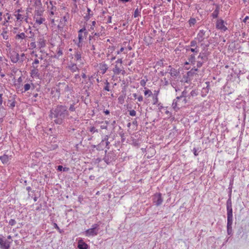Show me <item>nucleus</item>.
I'll use <instances>...</instances> for the list:
<instances>
[{
    "label": "nucleus",
    "instance_id": "1",
    "mask_svg": "<svg viewBox=\"0 0 249 249\" xmlns=\"http://www.w3.org/2000/svg\"><path fill=\"white\" fill-rule=\"evenodd\" d=\"M68 115L69 112L65 106H57L56 108L51 110L50 117L56 124H62Z\"/></svg>",
    "mask_w": 249,
    "mask_h": 249
},
{
    "label": "nucleus",
    "instance_id": "2",
    "mask_svg": "<svg viewBox=\"0 0 249 249\" xmlns=\"http://www.w3.org/2000/svg\"><path fill=\"white\" fill-rule=\"evenodd\" d=\"M190 102V97L187 96V92L183 91L181 95L178 96L174 100L172 103V107L175 110L177 111L180 108L184 107L187 103Z\"/></svg>",
    "mask_w": 249,
    "mask_h": 249
},
{
    "label": "nucleus",
    "instance_id": "3",
    "mask_svg": "<svg viewBox=\"0 0 249 249\" xmlns=\"http://www.w3.org/2000/svg\"><path fill=\"white\" fill-rule=\"evenodd\" d=\"M99 225L95 224L92 225L91 228L88 229L84 232L86 236H94L97 235L98 233Z\"/></svg>",
    "mask_w": 249,
    "mask_h": 249
},
{
    "label": "nucleus",
    "instance_id": "4",
    "mask_svg": "<svg viewBox=\"0 0 249 249\" xmlns=\"http://www.w3.org/2000/svg\"><path fill=\"white\" fill-rule=\"evenodd\" d=\"M86 29L85 28H83L82 29H81L78 31V41L76 43L77 46L79 47H82L83 45V40L84 36H86Z\"/></svg>",
    "mask_w": 249,
    "mask_h": 249
},
{
    "label": "nucleus",
    "instance_id": "5",
    "mask_svg": "<svg viewBox=\"0 0 249 249\" xmlns=\"http://www.w3.org/2000/svg\"><path fill=\"white\" fill-rule=\"evenodd\" d=\"M8 57L10 58L11 61L14 63H17L19 60V54L15 50H9Z\"/></svg>",
    "mask_w": 249,
    "mask_h": 249
},
{
    "label": "nucleus",
    "instance_id": "6",
    "mask_svg": "<svg viewBox=\"0 0 249 249\" xmlns=\"http://www.w3.org/2000/svg\"><path fill=\"white\" fill-rule=\"evenodd\" d=\"M227 220L233 219L231 201L229 199L227 202Z\"/></svg>",
    "mask_w": 249,
    "mask_h": 249
},
{
    "label": "nucleus",
    "instance_id": "7",
    "mask_svg": "<svg viewBox=\"0 0 249 249\" xmlns=\"http://www.w3.org/2000/svg\"><path fill=\"white\" fill-rule=\"evenodd\" d=\"M216 28L223 31H225L227 30L224 21L222 19H217L216 23Z\"/></svg>",
    "mask_w": 249,
    "mask_h": 249
},
{
    "label": "nucleus",
    "instance_id": "8",
    "mask_svg": "<svg viewBox=\"0 0 249 249\" xmlns=\"http://www.w3.org/2000/svg\"><path fill=\"white\" fill-rule=\"evenodd\" d=\"M11 242L2 238H0V248L1 249H9Z\"/></svg>",
    "mask_w": 249,
    "mask_h": 249
},
{
    "label": "nucleus",
    "instance_id": "9",
    "mask_svg": "<svg viewBox=\"0 0 249 249\" xmlns=\"http://www.w3.org/2000/svg\"><path fill=\"white\" fill-rule=\"evenodd\" d=\"M153 201L157 206L161 205L163 201L161 194L158 193L155 194L153 198Z\"/></svg>",
    "mask_w": 249,
    "mask_h": 249
},
{
    "label": "nucleus",
    "instance_id": "10",
    "mask_svg": "<svg viewBox=\"0 0 249 249\" xmlns=\"http://www.w3.org/2000/svg\"><path fill=\"white\" fill-rule=\"evenodd\" d=\"M206 37H207V36L206 35V31L203 30H201L198 33L196 39L199 42H201Z\"/></svg>",
    "mask_w": 249,
    "mask_h": 249
},
{
    "label": "nucleus",
    "instance_id": "11",
    "mask_svg": "<svg viewBox=\"0 0 249 249\" xmlns=\"http://www.w3.org/2000/svg\"><path fill=\"white\" fill-rule=\"evenodd\" d=\"M37 43L39 48L41 49L46 46V40L43 36H40L38 38Z\"/></svg>",
    "mask_w": 249,
    "mask_h": 249
},
{
    "label": "nucleus",
    "instance_id": "12",
    "mask_svg": "<svg viewBox=\"0 0 249 249\" xmlns=\"http://www.w3.org/2000/svg\"><path fill=\"white\" fill-rule=\"evenodd\" d=\"M34 20L35 21V23L38 25H39L45 21V18L41 17L39 15H35L34 17Z\"/></svg>",
    "mask_w": 249,
    "mask_h": 249
},
{
    "label": "nucleus",
    "instance_id": "13",
    "mask_svg": "<svg viewBox=\"0 0 249 249\" xmlns=\"http://www.w3.org/2000/svg\"><path fill=\"white\" fill-rule=\"evenodd\" d=\"M11 159L12 155L8 156L6 154H4L3 155L0 157V160L2 163L4 164H7Z\"/></svg>",
    "mask_w": 249,
    "mask_h": 249
},
{
    "label": "nucleus",
    "instance_id": "14",
    "mask_svg": "<svg viewBox=\"0 0 249 249\" xmlns=\"http://www.w3.org/2000/svg\"><path fill=\"white\" fill-rule=\"evenodd\" d=\"M233 219L227 220V233L228 235H231L232 234V225Z\"/></svg>",
    "mask_w": 249,
    "mask_h": 249
},
{
    "label": "nucleus",
    "instance_id": "15",
    "mask_svg": "<svg viewBox=\"0 0 249 249\" xmlns=\"http://www.w3.org/2000/svg\"><path fill=\"white\" fill-rule=\"evenodd\" d=\"M78 249H88L89 246L81 239L78 242Z\"/></svg>",
    "mask_w": 249,
    "mask_h": 249
},
{
    "label": "nucleus",
    "instance_id": "16",
    "mask_svg": "<svg viewBox=\"0 0 249 249\" xmlns=\"http://www.w3.org/2000/svg\"><path fill=\"white\" fill-rule=\"evenodd\" d=\"M113 71L115 74H119L122 73L123 74L125 73V71L122 70L117 64H116L114 68L113 69Z\"/></svg>",
    "mask_w": 249,
    "mask_h": 249
},
{
    "label": "nucleus",
    "instance_id": "17",
    "mask_svg": "<svg viewBox=\"0 0 249 249\" xmlns=\"http://www.w3.org/2000/svg\"><path fill=\"white\" fill-rule=\"evenodd\" d=\"M68 17L64 16L62 18L60 19V24L58 25V28H63V27L66 25V22L67 21Z\"/></svg>",
    "mask_w": 249,
    "mask_h": 249
},
{
    "label": "nucleus",
    "instance_id": "18",
    "mask_svg": "<svg viewBox=\"0 0 249 249\" xmlns=\"http://www.w3.org/2000/svg\"><path fill=\"white\" fill-rule=\"evenodd\" d=\"M50 4L51 5V7L50 9L49 14L51 17H52L54 15V12L56 10V7L53 5L52 1H50Z\"/></svg>",
    "mask_w": 249,
    "mask_h": 249
},
{
    "label": "nucleus",
    "instance_id": "19",
    "mask_svg": "<svg viewBox=\"0 0 249 249\" xmlns=\"http://www.w3.org/2000/svg\"><path fill=\"white\" fill-rule=\"evenodd\" d=\"M68 68L72 72H76L78 71V68L77 67L76 64L74 63H71L68 66Z\"/></svg>",
    "mask_w": 249,
    "mask_h": 249
},
{
    "label": "nucleus",
    "instance_id": "20",
    "mask_svg": "<svg viewBox=\"0 0 249 249\" xmlns=\"http://www.w3.org/2000/svg\"><path fill=\"white\" fill-rule=\"evenodd\" d=\"M74 57L76 61L83 63L82 60L81 59V53L80 52H76L74 54Z\"/></svg>",
    "mask_w": 249,
    "mask_h": 249
},
{
    "label": "nucleus",
    "instance_id": "21",
    "mask_svg": "<svg viewBox=\"0 0 249 249\" xmlns=\"http://www.w3.org/2000/svg\"><path fill=\"white\" fill-rule=\"evenodd\" d=\"M14 16L16 17L17 21L21 22L24 19V16L20 13L15 12Z\"/></svg>",
    "mask_w": 249,
    "mask_h": 249
},
{
    "label": "nucleus",
    "instance_id": "22",
    "mask_svg": "<svg viewBox=\"0 0 249 249\" xmlns=\"http://www.w3.org/2000/svg\"><path fill=\"white\" fill-rule=\"evenodd\" d=\"M100 69L101 71V72L103 74H104L108 69L107 65L105 63L101 64L100 65Z\"/></svg>",
    "mask_w": 249,
    "mask_h": 249
},
{
    "label": "nucleus",
    "instance_id": "23",
    "mask_svg": "<svg viewBox=\"0 0 249 249\" xmlns=\"http://www.w3.org/2000/svg\"><path fill=\"white\" fill-rule=\"evenodd\" d=\"M43 59L42 55H40L38 58H35L34 62L32 63L33 66L34 68H37L38 64L39 63V60Z\"/></svg>",
    "mask_w": 249,
    "mask_h": 249
},
{
    "label": "nucleus",
    "instance_id": "24",
    "mask_svg": "<svg viewBox=\"0 0 249 249\" xmlns=\"http://www.w3.org/2000/svg\"><path fill=\"white\" fill-rule=\"evenodd\" d=\"M36 68H34V69L31 71V76L32 77H38L39 75L38 70Z\"/></svg>",
    "mask_w": 249,
    "mask_h": 249
},
{
    "label": "nucleus",
    "instance_id": "25",
    "mask_svg": "<svg viewBox=\"0 0 249 249\" xmlns=\"http://www.w3.org/2000/svg\"><path fill=\"white\" fill-rule=\"evenodd\" d=\"M141 9L137 8L134 11L133 16L135 18L141 17Z\"/></svg>",
    "mask_w": 249,
    "mask_h": 249
},
{
    "label": "nucleus",
    "instance_id": "26",
    "mask_svg": "<svg viewBox=\"0 0 249 249\" xmlns=\"http://www.w3.org/2000/svg\"><path fill=\"white\" fill-rule=\"evenodd\" d=\"M26 35L24 33H21L16 35V39H23L25 38Z\"/></svg>",
    "mask_w": 249,
    "mask_h": 249
},
{
    "label": "nucleus",
    "instance_id": "27",
    "mask_svg": "<svg viewBox=\"0 0 249 249\" xmlns=\"http://www.w3.org/2000/svg\"><path fill=\"white\" fill-rule=\"evenodd\" d=\"M219 14V8L217 7L213 12L212 14V16L213 18H216Z\"/></svg>",
    "mask_w": 249,
    "mask_h": 249
},
{
    "label": "nucleus",
    "instance_id": "28",
    "mask_svg": "<svg viewBox=\"0 0 249 249\" xmlns=\"http://www.w3.org/2000/svg\"><path fill=\"white\" fill-rule=\"evenodd\" d=\"M195 55L192 54L189 58V62H185V64L186 65V64H188L189 63H194L195 62Z\"/></svg>",
    "mask_w": 249,
    "mask_h": 249
},
{
    "label": "nucleus",
    "instance_id": "29",
    "mask_svg": "<svg viewBox=\"0 0 249 249\" xmlns=\"http://www.w3.org/2000/svg\"><path fill=\"white\" fill-rule=\"evenodd\" d=\"M108 124V122L107 121L104 122H102V124L100 126L101 128L102 129H107Z\"/></svg>",
    "mask_w": 249,
    "mask_h": 249
},
{
    "label": "nucleus",
    "instance_id": "30",
    "mask_svg": "<svg viewBox=\"0 0 249 249\" xmlns=\"http://www.w3.org/2000/svg\"><path fill=\"white\" fill-rule=\"evenodd\" d=\"M196 22V19L195 18H191L189 21V24L190 27L194 26Z\"/></svg>",
    "mask_w": 249,
    "mask_h": 249
},
{
    "label": "nucleus",
    "instance_id": "31",
    "mask_svg": "<svg viewBox=\"0 0 249 249\" xmlns=\"http://www.w3.org/2000/svg\"><path fill=\"white\" fill-rule=\"evenodd\" d=\"M31 86H33V84L32 83L31 84L28 83L25 84L24 86V91H26L29 90L31 87Z\"/></svg>",
    "mask_w": 249,
    "mask_h": 249
},
{
    "label": "nucleus",
    "instance_id": "32",
    "mask_svg": "<svg viewBox=\"0 0 249 249\" xmlns=\"http://www.w3.org/2000/svg\"><path fill=\"white\" fill-rule=\"evenodd\" d=\"M108 136H106L104 139L102 141L101 144H103L104 142H105V143H106V145L107 146L108 145L109 143V142L108 141Z\"/></svg>",
    "mask_w": 249,
    "mask_h": 249
},
{
    "label": "nucleus",
    "instance_id": "33",
    "mask_svg": "<svg viewBox=\"0 0 249 249\" xmlns=\"http://www.w3.org/2000/svg\"><path fill=\"white\" fill-rule=\"evenodd\" d=\"M124 98H125V96H124V95H120L119 97H118V102L121 104H123L124 102Z\"/></svg>",
    "mask_w": 249,
    "mask_h": 249
},
{
    "label": "nucleus",
    "instance_id": "34",
    "mask_svg": "<svg viewBox=\"0 0 249 249\" xmlns=\"http://www.w3.org/2000/svg\"><path fill=\"white\" fill-rule=\"evenodd\" d=\"M152 98H153V105H157L158 104H159V99H158V97H156V96H153L152 97Z\"/></svg>",
    "mask_w": 249,
    "mask_h": 249
},
{
    "label": "nucleus",
    "instance_id": "35",
    "mask_svg": "<svg viewBox=\"0 0 249 249\" xmlns=\"http://www.w3.org/2000/svg\"><path fill=\"white\" fill-rule=\"evenodd\" d=\"M197 95V93L196 91L195 90H192L191 93H190L189 95H188V96L189 97H190V98L192 96V97H194V96H196V95Z\"/></svg>",
    "mask_w": 249,
    "mask_h": 249
},
{
    "label": "nucleus",
    "instance_id": "36",
    "mask_svg": "<svg viewBox=\"0 0 249 249\" xmlns=\"http://www.w3.org/2000/svg\"><path fill=\"white\" fill-rule=\"evenodd\" d=\"M144 94L145 95H148L149 96H150L152 95V93L150 89H146L144 91Z\"/></svg>",
    "mask_w": 249,
    "mask_h": 249
},
{
    "label": "nucleus",
    "instance_id": "37",
    "mask_svg": "<svg viewBox=\"0 0 249 249\" xmlns=\"http://www.w3.org/2000/svg\"><path fill=\"white\" fill-rule=\"evenodd\" d=\"M6 15L8 16L7 17V18L6 19H5V20L4 21V22L3 23V25H5L6 24V23L7 22H8V21L11 18V15H9L8 13H7L6 14Z\"/></svg>",
    "mask_w": 249,
    "mask_h": 249
},
{
    "label": "nucleus",
    "instance_id": "38",
    "mask_svg": "<svg viewBox=\"0 0 249 249\" xmlns=\"http://www.w3.org/2000/svg\"><path fill=\"white\" fill-rule=\"evenodd\" d=\"M63 54L62 50L61 49V48H58L57 51V55L58 57L60 56Z\"/></svg>",
    "mask_w": 249,
    "mask_h": 249
},
{
    "label": "nucleus",
    "instance_id": "39",
    "mask_svg": "<svg viewBox=\"0 0 249 249\" xmlns=\"http://www.w3.org/2000/svg\"><path fill=\"white\" fill-rule=\"evenodd\" d=\"M159 93H160V89H158V90H155L154 91V93L153 94V96L158 97Z\"/></svg>",
    "mask_w": 249,
    "mask_h": 249
},
{
    "label": "nucleus",
    "instance_id": "40",
    "mask_svg": "<svg viewBox=\"0 0 249 249\" xmlns=\"http://www.w3.org/2000/svg\"><path fill=\"white\" fill-rule=\"evenodd\" d=\"M30 47L32 48V49H35L36 47V43L35 41V40H34V41L33 42H32L31 43H30Z\"/></svg>",
    "mask_w": 249,
    "mask_h": 249
},
{
    "label": "nucleus",
    "instance_id": "41",
    "mask_svg": "<svg viewBox=\"0 0 249 249\" xmlns=\"http://www.w3.org/2000/svg\"><path fill=\"white\" fill-rule=\"evenodd\" d=\"M129 115L131 116H135L136 115V112L132 109L129 111Z\"/></svg>",
    "mask_w": 249,
    "mask_h": 249
},
{
    "label": "nucleus",
    "instance_id": "42",
    "mask_svg": "<svg viewBox=\"0 0 249 249\" xmlns=\"http://www.w3.org/2000/svg\"><path fill=\"white\" fill-rule=\"evenodd\" d=\"M190 51L192 52L197 53L199 52V49L197 47H196L195 48H191Z\"/></svg>",
    "mask_w": 249,
    "mask_h": 249
},
{
    "label": "nucleus",
    "instance_id": "43",
    "mask_svg": "<svg viewBox=\"0 0 249 249\" xmlns=\"http://www.w3.org/2000/svg\"><path fill=\"white\" fill-rule=\"evenodd\" d=\"M9 224L11 226H14L16 224V221L15 219H11L9 222Z\"/></svg>",
    "mask_w": 249,
    "mask_h": 249
},
{
    "label": "nucleus",
    "instance_id": "44",
    "mask_svg": "<svg viewBox=\"0 0 249 249\" xmlns=\"http://www.w3.org/2000/svg\"><path fill=\"white\" fill-rule=\"evenodd\" d=\"M90 131L92 133H94L95 132H98V131L97 129H96L94 127H91L90 128Z\"/></svg>",
    "mask_w": 249,
    "mask_h": 249
},
{
    "label": "nucleus",
    "instance_id": "45",
    "mask_svg": "<svg viewBox=\"0 0 249 249\" xmlns=\"http://www.w3.org/2000/svg\"><path fill=\"white\" fill-rule=\"evenodd\" d=\"M146 81L144 79L141 80L140 81V84L142 86L144 87L146 85Z\"/></svg>",
    "mask_w": 249,
    "mask_h": 249
},
{
    "label": "nucleus",
    "instance_id": "46",
    "mask_svg": "<svg viewBox=\"0 0 249 249\" xmlns=\"http://www.w3.org/2000/svg\"><path fill=\"white\" fill-rule=\"evenodd\" d=\"M69 110L71 111H74L75 110V107L74 104L71 105L70 107Z\"/></svg>",
    "mask_w": 249,
    "mask_h": 249
},
{
    "label": "nucleus",
    "instance_id": "47",
    "mask_svg": "<svg viewBox=\"0 0 249 249\" xmlns=\"http://www.w3.org/2000/svg\"><path fill=\"white\" fill-rule=\"evenodd\" d=\"M1 36H3V38L5 39H8V36L6 35V32L5 33H2L1 34Z\"/></svg>",
    "mask_w": 249,
    "mask_h": 249
},
{
    "label": "nucleus",
    "instance_id": "48",
    "mask_svg": "<svg viewBox=\"0 0 249 249\" xmlns=\"http://www.w3.org/2000/svg\"><path fill=\"white\" fill-rule=\"evenodd\" d=\"M137 99L138 100V101L142 102L143 100V97L142 95H140L138 96Z\"/></svg>",
    "mask_w": 249,
    "mask_h": 249
},
{
    "label": "nucleus",
    "instance_id": "49",
    "mask_svg": "<svg viewBox=\"0 0 249 249\" xmlns=\"http://www.w3.org/2000/svg\"><path fill=\"white\" fill-rule=\"evenodd\" d=\"M123 63V60L122 58L118 59L116 61V64H118V63L120 64L121 65Z\"/></svg>",
    "mask_w": 249,
    "mask_h": 249
},
{
    "label": "nucleus",
    "instance_id": "50",
    "mask_svg": "<svg viewBox=\"0 0 249 249\" xmlns=\"http://www.w3.org/2000/svg\"><path fill=\"white\" fill-rule=\"evenodd\" d=\"M31 54L33 55V56H35L36 57V58H38V57H39V56H38V55L34 51H33L32 52Z\"/></svg>",
    "mask_w": 249,
    "mask_h": 249
},
{
    "label": "nucleus",
    "instance_id": "51",
    "mask_svg": "<svg viewBox=\"0 0 249 249\" xmlns=\"http://www.w3.org/2000/svg\"><path fill=\"white\" fill-rule=\"evenodd\" d=\"M124 47H122L119 51L117 52V54H119L121 53L124 51Z\"/></svg>",
    "mask_w": 249,
    "mask_h": 249
},
{
    "label": "nucleus",
    "instance_id": "52",
    "mask_svg": "<svg viewBox=\"0 0 249 249\" xmlns=\"http://www.w3.org/2000/svg\"><path fill=\"white\" fill-rule=\"evenodd\" d=\"M109 83L108 82L107 83V85L104 88V89L107 91L109 90V86H108Z\"/></svg>",
    "mask_w": 249,
    "mask_h": 249
},
{
    "label": "nucleus",
    "instance_id": "53",
    "mask_svg": "<svg viewBox=\"0 0 249 249\" xmlns=\"http://www.w3.org/2000/svg\"><path fill=\"white\" fill-rule=\"evenodd\" d=\"M63 167L62 165H59L57 167V170L59 171H63Z\"/></svg>",
    "mask_w": 249,
    "mask_h": 249
},
{
    "label": "nucleus",
    "instance_id": "54",
    "mask_svg": "<svg viewBox=\"0 0 249 249\" xmlns=\"http://www.w3.org/2000/svg\"><path fill=\"white\" fill-rule=\"evenodd\" d=\"M158 107H159V109L160 110L162 108H163V107L162 106V105L161 104V103H159V104H158L157 105Z\"/></svg>",
    "mask_w": 249,
    "mask_h": 249
},
{
    "label": "nucleus",
    "instance_id": "55",
    "mask_svg": "<svg viewBox=\"0 0 249 249\" xmlns=\"http://www.w3.org/2000/svg\"><path fill=\"white\" fill-rule=\"evenodd\" d=\"M196 43L195 41H191V47H195L196 46Z\"/></svg>",
    "mask_w": 249,
    "mask_h": 249
},
{
    "label": "nucleus",
    "instance_id": "56",
    "mask_svg": "<svg viewBox=\"0 0 249 249\" xmlns=\"http://www.w3.org/2000/svg\"><path fill=\"white\" fill-rule=\"evenodd\" d=\"M107 23H111V16H109V17H108V19H107Z\"/></svg>",
    "mask_w": 249,
    "mask_h": 249
},
{
    "label": "nucleus",
    "instance_id": "57",
    "mask_svg": "<svg viewBox=\"0 0 249 249\" xmlns=\"http://www.w3.org/2000/svg\"><path fill=\"white\" fill-rule=\"evenodd\" d=\"M249 17L248 16H246L243 19V22H246L248 19H249Z\"/></svg>",
    "mask_w": 249,
    "mask_h": 249
},
{
    "label": "nucleus",
    "instance_id": "58",
    "mask_svg": "<svg viewBox=\"0 0 249 249\" xmlns=\"http://www.w3.org/2000/svg\"><path fill=\"white\" fill-rule=\"evenodd\" d=\"M202 63L200 62H197V66L198 67H200L202 66Z\"/></svg>",
    "mask_w": 249,
    "mask_h": 249
},
{
    "label": "nucleus",
    "instance_id": "59",
    "mask_svg": "<svg viewBox=\"0 0 249 249\" xmlns=\"http://www.w3.org/2000/svg\"><path fill=\"white\" fill-rule=\"evenodd\" d=\"M69 170V168H67V167H63V171L64 172H67V171H68Z\"/></svg>",
    "mask_w": 249,
    "mask_h": 249
},
{
    "label": "nucleus",
    "instance_id": "60",
    "mask_svg": "<svg viewBox=\"0 0 249 249\" xmlns=\"http://www.w3.org/2000/svg\"><path fill=\"white\" fill-rule=\"evenodd\" d=\"M2 103V94H0V105H1Z\"/></svg>",
    "mask_w": 249,
    "mask_h": 249
},
{
    "label": "nucleus",
    "instance_id": "61",
    "mask_svg": "<svg viewBox=\"0 0 249 249\" xmlns=\"http://www.w3.org/2000/svg\"><path fill=\"white\" fill-rule=\"evenodd\" d=\"M133 96L135 98V99H137V97H138V96L137 93H133Z\"/></svg>",
    "mask_w": 249,
    "mask_h": 249
},
{
    "label": "nucleus",
    "instance_id": "62",
    "mask_svg": "<svg viewBox=\"0 0 249 249\" xmlns=\"http://www.w3.org/2000/svg\"><path fill=\"white\" fill-rule=\"evenodd\" d=\"M115 58H116V57H115V56H111V57H110V61H113L114 60H115Z\"/></svg>",
    "mask_w": 249,
    "mask_h": 249
},
{
    "label": "nucleus",
    "instance_id": "63",
    "mask_svg": "<svg viewBox=\"0 0 249 249\" xmlns=\"http://www.w3.org/2000/svg\"><path fill=\"white\" fill-rule=\"evenodd\" d=\"M54 226L57 230H59V228L58 227V226H57V225L56 223L54 224Z\"/></svg>",
    "mask_w": 249,
    "mask_h": 249
},
{
    "label": "nucleus",
    "instance_id": "64",
    "mask_svg": "<svg viewBox=\"0 0 249 249\" xmlns=\"http://www.w3.org/2000/svg\"><path fill=\"white\" fill-rule=\"evenodd\" d=\"M21 12V9H18L17 10H16L15 11V12H16V13H20V12Z\"/></svg>",
    "mask_w": 249,
    "mask_h": 249
}]
</instances>
